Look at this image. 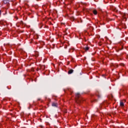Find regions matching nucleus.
<instances>
[{
  "mask_svg": "<svg viewBox=\"0 0 128 128\" xmlns=\"http://www.w3.org/2000/svg\"><path fill=\"white\" fill-rule=\"evenodd\" d=\"M75 100L76 104H82V102H84L86 100L80 96V93H77L76 94Z\"/></svg>",
  "mask_w": 128,
  "mask_h": 128,
  "instance_id": "nucleus-1",
  "label": "nucleus"
},
{
  "mask_svg": "<svg viewBox=\"0 0 128 128\" xmlns=\"http://www.w3.org/2000/svg\"><path fill=\"white\" fill-rule=\"evenodd\" d=\"M70 19L71 20H76V22H82V19H80V20H78V18H75L74 17L72 16L70 18Z\"/></svg>",
  "mask_w": 128,
  "mask_h": 128,
  "instance_id": "nucleus-2",
  "label": "nucleus"
},
{
  "mask_svg": "<svg viewBox=\"0 0 128 128\" xmlns=\"http://www.w3.org/2000/svg\"><path fill=\"white\" fill-rule=\"evenodd\" d=\"M105 104H106V106H108V102L107 101H104L102 104H100V109L102 110V106H105Z\"/></svg>",
  "mask_w": 128,
  "mask_h": 128,
  "instance_id": "nucleus-3",
  "label": "nucleus"
},
{
  "mask_svg": "<svg viewBox=\"0 0 128 128\" xmlns=\"http://www.w3.org/2000/svg\"><path fill=\"white\" fill-rule=\"evenodd\" d=\"M110 66H111V68H112V66L114 68H118V64H114V63H111L110 64Z\"/></svg>",
  "mask_w": 128,
  "mask_h": 128,
  "instance_id": "nucleus-4",
  "label": "nucleus"
},
{
  "mask_svg": "<svg viewBox=\"0 0 128 128\" xmlns=\"http://www.w3.org/2000/svg\"><path fill=\"white\" fill-rule=\"evenodd\" d=\"M120 92H122L123 93V94L124 95V96H126V94H127V93H126V92H124V90H120V92H119V94H120Z\"/></svg>",
  "mask_w": 128,
  "mask_h": 128,
  "instance_id": "nucleus-5",
  "label": "nucleus"
},
{
  "mask_svg": "<svg viewBox=\"0 0 128 128\" xmlns=\"http://www.w3.org/2000/svg\"><path fill=\"white\" fill-rule=\"evenodd\" d=\"M119 26H121L123 28H126V24H124L122 22L119 24Z\"/></svg>",
  "mask_w": 128,
  "mask_h": 128,
  "instance_id": "nucleus-6",
  "label": "nucleus"
},
{
  "mask_svg": "<svg viewBox=\"0 0 128 128\" xmlns=\"http://www.w3.org/2000/svg\"><path fill=\"white\" fill-rule=\"evenodd\" d=\"M72 72H74V70H72V69H70L68 71V74H72Z\"/></svg>",
  "mask_w": 128,
  "mask_h": 128,
  "instance_id": "nucleus-7",
  "label": "nucleus"
},
{
  "mask_svg": "<svg viewBox=\"0 0 128 128\" xmlns=\"http://www.w3.org/2000/svg\"><path fill=\"white\" fill-rule=\"evenodd\" d=\"M83 50H84L85 52H86L87 50H90V47L83 48Z\"/></svg>",
  "mask_w": 128,
  "mask_h": 128,
  "instance_id": "nucleus-8",
  "label": "nucleus"
},
{
  "mask_svg": "<svg viewBox=\"0 0 128 128\" xmlns=\"http://www.w3.org/2000/svg\"><path fill=\"white\" fill-rule=\"evenodd\" d=\"M84 11H85L86 12H88V14H90V16H92V14L90 13V11L88 10V9L85 8V9H84Z\"/></svg>",
  "mask_w": 128,
  "mask_h": 128,
  "instance_id": "nucleus-9",
  "label": "nucleus"
},
{
  "mask_svg": "<svg viewBox=\"0 0 128 128\" xmlns=\"http://www.w3.org/2000/svg\"><path fill=\"white\" fill-rule=\"evenodd\" d=\"M40 66L42 70H44V68H46V66H42L40 64Z\"/></svg>",
  "mask_w": 128,
  "mask_h": 128,
  "instance_id": "nucleus-10",
  "label": "nucleus"
},
{
  "mask_svg": "<svg viewBox=\"0 0 128 128\" xmlns=\"http://www.w3.org/2000/svg\"><path fill=\"white\" fill-rule=\"evenodd\" d=\"M120 106H122V108H124V102H120Z\"/></svg>",
  "mask_w": 128,
  "mask_h": 128,
  "instance_id": "nucleus-11",
  "label": "nucleus"
},
{
  "mask_svg": "<svg viewBox=\"0 0 128 128\" xmlns=\"http://www.w3.org/2000/svg\"><path fill=\"white\" fill-rule=\"evenodd\" d=\"M52 106H56V108H58V104L52 103Z\"/></svg>",
  "mask_w": 128,
  "mask_h": 128,
  "instance_id": "nucleus-12",
  "label": "nucleus"
},
{
  "mask_svg": "<svg viewBox=\"0 0 128 128\" xmlns=\"http://www.w3.org/2000/svg\"><path fill=\"white\" fill-rule=\"evenodd\" d=\"M122 42H120V46H122V48H120V50H124V46H122Z\"/></svg>",
  "mask_w": 128,
  "mask_h": 128,
  "instance_id": "nucleus-13",
  "label": "nucleus"
},
{
  "mask_svg": "<svg viewBox=\"0 0 128 128\" xmlns=\"http://www.w3.org/2000/svg\"><path fill=\"white\" fill-rule=\"evenodd\" d=\"M34 38H35V39L38 38V34H36V35H34Z\"/></svg>",
  "mask_w": 128,
  "mask_h": 128,
  "instance_id": "nucleus-14",
  "label": "nucleus"
},
{
  "mask_svg": "<svg viewBox=\"0 0 128 128\" xmlns=\"http://www.w3.org/2000/svg\"><path fill=\"white\" fill-rule=\"evenodd\" d=\"M92 12L94 14H98V11H96V10H94Z\"/></svg>",
  "mask_w": 128,
  "mask_h": 128,
  "instance_id": "nucleus-15",
  "label": "nucleus"
},
{
  "mask_svg": "<svg viewBox=\"0 0 128 128\" xmlns=\"http://www.w3.org/2000/svg\"><path fill=\"white\" fill-rule=\"evenodd\" d=\"M16 32L18 34H20V32H24V31L20 30H16Z\"/></svg>",
  "mask_w": 128,
  "mask_h": 128,
  "instance_id": "nucleus-16",
  "label": "nucleus"
},
{
  "mask_svg": "<svg viewBox=\"0 0 128 128\" xmlns=\"http://www.w3.org/2000/svg\"><path fill=\"white\" fill-rule=\"evenodd\" d=\"M8 0H4V4H8Z\"/></svg>",
  "mask_w": 128,
  "mask_h": 128,
  "instance_id": "nucleus-17",
  "label": "nucleus"
},
{
  "mask_svg": "<svg viewBox=\"0 0 128 128\" xmlns=\"http://www.w3.org/2000/svg\"><path fill=\"white\" fill-rule=\"evenodd\" d=\"M96 102V100L92 98V99L91 100V102Z\"/></svg>",
  "mask_w": 128,
  "mask_h": 128,
  "instance_id": "nucleus-18",
  "label": "nucleus"
},
{
  "mask_svg": "<svg viewBox=\"0 0 128 128\" xmlns=\"http://www.w3.org/2000/svg\"><path fill=\"white\" fill-rule=\"evenodd\" d=\"M113 10L114 12H118V10H116V8H113Z\"/></svg>",
  "mask_w": 128,
  "mask_h": 128,
  "instance_id": "nucleus-19",
  "label": "nucleus"
},
{
  "mask_svg": "<svg viewBox=\"0 0 128 128\" xmlns=\"http://www.w3.org/2000/svg\"><path fill=\"white\" fill-rule=\"evenodd\" d=\"M96 116L94 114L92 115V118H96Z\"/></svg>",
  "mask_w": 128,
  "mask_h": 128,
  "instance_id": "nucleus-20",
  "label": "nucleus"
},
{
  "mask_svg": "<svg viewBox=\"0 0 128 128\" xmlns=\"http://www.w3.org/2000/svg\"><path fill=\"white\" fill-rule=\"evenodd\" d=\"M105 56H106V58H110V54H105Z\"/></svg>",
  "mask_w": 128,
  "mask_h": 128,
  "instance_id": "nucleus-21",
  "label": "nucleus"
},
{
  "mask_svg": "<svg viewBox=\"0 0 128 128\" xmlns=\"http://www.w3.org/2000/svg\"><path fill=\"white\" fill-rule=\"evenodd\" d=\"M120 66H124V64L123 63H120Z\"/></svg>",
  "mask_w": 128,
  "mask_h": 128,
  "instance_id": "nucleus-22",
  "label": "nucleus"
},
{
  "mask_svg": "<svg viewBox=\"0 0 128 128\" xmlns=\"http://www.w3.org/2000/svg\"><path fill=\"white\" fill-rule=\"evenodd\" d=\"M116 112H112V114H113V116H116Z\"/></svg>",
  "mask_w": 128,
  "mask_h": 128,
  "instance_id": "nucleus-23",
  "label": "nucleus"
},
{
  "mask_svg": "<svg viewBox=\"0 0 128 128\" xmlns=\"http://www.w3.org/2000/svg\"><path fill=\"white\" fill-rule=\"evenodd\" d=\"M98 10H99V12H102V9H100V8H98Z\"/></svg>",
  "mask_w": 128,
  "mask_h": 128,
  "instance_id": "nucleus-24",
  "label": "nucleus"
},
{
  "mask_svg": "<svg viewBox=\"0 0 128 128\" xmlns=\"http://www.w3.org/2000/svg\"><path fill=\"white\" fill-rule=\"evenodd\" d=\"M41 44H42V46H44V42L42 41L41 42Z\"/></svg>",
  "mask_w": 128,
  "mask_h": 128,
  "instance_id": "nucleus-25",
  "label": "nucleus"
},
{
  "mask_svg": "<svg viewBox=\"0 0 128 128\" xmlns=\"http://www.w3.org/2000/svg\"><path fill=\"white\" fill-rule=\"evenodd\" d=\"M20 24H24V22L20 21Z\"/></svg>",
  "mask_w": 128,
  "mask_h": 128,
  "instance_id": "nucleus-26",
  "label": "nucleus"
},
{
  "mask_svg": "<svg viewBox=\"0 0 128 128\" xmlns=\"http://www.w3.org/2000/svg\"><path fill=\"white\" fill-rule=\"evenodd\" d=\"M27 14H28V16H30V14H32V13H30V12H26Z\"/></svg>",
  "mask_w": 128,
  "mask_h": 128,
  "instance_id": "nucleus-27",
  "label": "nucleus"
},
{
  "mask_svg": "<svg viewBox=\"0 0 128 128\" xmlns=\"http://www.w3.org/2000/svg\"><path fill=\"white\" fill-rule=\"evenodd\" d=\"M0 24H4V22L0 21Z\"/></svg>",
  "mask_w": 128,
  "mask_h": 128,
  "instance_id": "nucleus-28",
  "label": "nucleus"
},
{
  "mask_svg": "<svg viewBox=\"0 0 128 128\" xmlns=\"http://www.w3.org/2000/svg\"><path fill=\"white\" fill-rule=\"evenodd\" d=\"M123 18H124V20H126V16H123Z\"/></svg>",
  "mask_w": 128,
  "mask_h": 128,
  "instance_id": "nucleus-29",
  "label": "nucleus"
},
{
  "mask_svg": "<svg viewBox=\"0 0 128 128\" xmlns=\"http://www.w3.org/2000/svg\"><path fill=\"white\" fill-rule=\"evenodd\" d=\"M24 52H26L24 51V50H22V54H24Z\"/></svg>",
  "mask_w": 128,
  "mask_h": 128,
  "instance_id": "nucleus-30",
  "label": "nucleus"
},
{
  "mask_svg": "<svg viewBox=\"0 0 128 128\" xmlns=\"http://www.w3.org/2000/svg\"><path fill=\"white\" fill-rule=\"evenodd\" d=\"M38 6H35V8H36V10H38Z\"/></svg>",
  "mask_w": 128,
  "mask_h": 128,
  "instance_id": "nucleus-31",
  "label": "nucleus"
},
{
  "mask_svg": "<svg viewBox=\"0 0 128 128\" xmlns=\"http://www.w3.org/2000/svg\"><path fill=\"white\" fill-rule=\"evenodd\" d=\"M31 70H32V72H34V68H31Z\"/></svg>",
  "mask_w": 128,
  "mask_h": 128,
  "instance_id": "nucleus-32",
  "label": "nucleus"
},
{
  "mask_svg": "<svg viewBox=\"0 0 128 128\" xmlns=\"http://www.w3.org/2000/svg\"><path fill=\"white\" fill-rule=\"evenodd\" d=\"M116 78H117L118 80V78H120V76H116Z\"/></svg>",
  "mask_w": 128,
  "mask_h": 128,
  "instance_id": "nucleus-33",
  "label": "nucleus"
},
{
  "mask_svg": "<svg viewBox=\"0 0 128 128\" xmlns=\"http://www.w3.org/2000/svg\"><path fill=\"white\" fill-rule=\"evenodd\" d=\"M42 28V24H41V26H40V28Z\"/></svg>",
  "mask_w": 128,
  "mask_h": 128,
  "instance_id": "nucleus-34",
  "label": "nucleus"
},
{
  "mask_svg": "<svg viewBox=\"0 0 128 128\" xmlns=\"http://www.w3.org/2000/svg\"><path fill=\"white\" fill-rule=\"evenodd\" d=\"M45 28H48V26H45Z\"/></svg>",
  "mask_w": 128,
  "mask_h": 128,
  "instance_id": "nucleus-35",
  "label": "nucleus"
},
{
  "mask_svg": "<svg viewBox=\"0 0 128 128\" xmlns=\"http://www.w3.org/2000/svg\"><path fill=\"white\" fill-rule=\"evenodd\" d=\"M102 61L104 62V58H102Z\"/></svg>",
  "mask_w": 128,
  "mask_h": 128,
  "instance_id": "nucleus-36",
  "label": "nucleus"
},
{
  "mask_svg": "<svg viewBox=\"0 0 128 128\" xmlns=\"http://www.w3.org/2000/svg\"><path fill=\"white\" fill-rule=\"evenodd\" d=\"M48 102H50V99H48Z\"/></svg>",
  "mask_w": 128,
  "mask_h": 128,
  "instance_id": "nucleus-37",
  "label": "nucleus"
},
{
  "mask_svg": "<svg viewBox=\"0 0 128 128\" xmlns=\"http://www.w3.org/2000/svg\"><path fill=\"white\" fill-rule=\"evenodd\" d=\"M96 96H98V98H100V96L99 95H98V94H96Z\"/></svg>",
  "mask_w": 128,
  "mask_h": 128,
  "instance_id": "nucleus-38",
  "label": "nucleus"
},
{
  "mask_svg": "<svg viewBox=\"0 0 128 128\" xmlns=\"http://www.w3.org/2000/svg\"><path fill=\"white\" fill-rule=\"evenodd\" d=\"M84 38V42H86V38Z\"/></svg>",
  "mask_w": 128,
  "mask_h": 128,
  "instance_id": "nucleus-39",
  "label": "nucleus"
},
{
  "mask_svg": "<svg viewBox=\"0 0 128 128\" xmlns=\"http://www.w3.org/2000/svg\"><path fill=\"white\" fill-rule=\"evenodd\" d=\"M67 64H70V62H67Z\"/></svg>",
  "mask_w": 128,
  "mask_h": 128,
  "instance_id": "nucleus-40",
  "label": "nucleus"
},
{
  "mask_svg": "<svg viewBox=\"0 0 128 128\" xmlns=\"http://www.w3.org/2000/svg\"><path fill=\"white\" fill-rule=\"evenodd\" d=\"M68 48V46H66L65 47H64V48Z\"/></svg>",
  "mask_w": 128,
  "mask_h": 128,
  "instance_id": "nucleus-41",
  "label": "nucleus"
},
{
  "mask_svg": "<svg viewBox=\"0 0 128 128\" xmlns=\"http://www.w3.org/2000/svg\"><path fill=\"white\" fill-rule=\"evenodd\" d=\"M105 38H106V40H108V37L106 36Z\"/></svg>",
  "mask_w": 128,
  "mask_h": 128,
  "instance_id": "nucleus-42",
  "label": "nucleus"
},
{
  "mask_svg": "<svg viewBox=\"0 0 128 128\" xmlns=\"http://www.w3.org/2000/svg\"><path fill=\"white\" fill-rule=\"evenodd\" d=\"M70 50H72V49L69 50V52H70Z\"/></svg>",
  "mask_w": 128,
  "mask_h": 128,
  "instance_id": "nucleus-43",
  "label": "nucleus"
},
{
  "mask_svg": "<svg viewBox=\"0 0 128 128\" xmlns=\"http://www.w3.org/2000/svg\"><path fill=\"white\" fill-rule=\"evenodd\" d=\"M0 14H2V10H0Z\"/></svg>",
  "mask_w": 128,
  "mask_h": 128,
  "instance_id": "nucleus-44",
  "label": "nucleus"
},
{
  "mask_svg": "<svg viewBox=\"0 0 128 128\" xmlns=\"http://www.w3.org/2000/svg\"><path fill=\"white\" fill-rule=\"evenodd\" d=\"M97 112H100V110H98V108H97Z\"/></svg>",
  "mask_w": 128,
  "mask_h": 128,
  "instance_id": "nucleus-45",
  "label": "nucleus"
},
{
  "mask_svg": "<svg viewBox=\"0 0 128 128\" xmlns=\"http://www.w3.org/2000/svg\"><path fill=\"white\" fill-rule=\"evenodd\" d=\"M126 58H128V55H126Z\"/></svg>",
  "mask_w": 128,
  "mask_h": 128,
  "instance_id": "nucleus-46",
  "label": "nucleus"
},
{
  "mask_svg": "<svg viewBox=\"0 0 128 128\" xmlns=\"http://www.w3.org/2000/svg\"><path fill=\"white\" fill-rule=\"evenodd\" d=\"M50 24H52V22H50Z\"/></svg>",
  "mask_w": 128,
  "mask_h": 128,
  "instance_id": "nucleus-47",
  "label": "nucleus"
},
{
  "mask_svg": "<svg viewBox=\"0 0 128 128\" xmlns=\"http://www.w3.org/2000/svg\"><path fill=\"white\" fill-rule=\"evenodd\" d=\"M32 40V41H31V42H30L32 43V40H33L32 39V40Z\"/></svg>",
  "mask_w": 128,
  "mask_h": 128,
  "instance_id": "nucleus-48",
  "label": "nucleus"
},
{
  "mask_svg": "<svg viewBox=\"0 0 128 128\" xmlns=\"http://www.w3.org/2000/svg\"><path fill=\"white\" fill-rule=\"evenodd\" d=\"M94 96V95H91V97L92 98Z\"/></svg>",
  "mask_w": 128,
  "mask_h": 128,
  "instance_id": "nucleus-49",
  "label": "nucleus"
},
{
  "mask_svg": "<svg viewBox=\"0 0 128 128\" xmlns=\"http://www.w3.org/2000/svg\"><path fill=\"white\" fill-rule=\"evenodd\" d=\"M44 6L45 8H46V5H44Z\"/></svg>",
  "mask_w": 128,
  "mask_h": 128,
  "instance_id": "nucleus-50",
  "label": "nucleus"
},
{
  "mask_svg": "<svg viewBox=\"0 0 128 128\" xmlns=\"http://www.w3.org/2000/svg\"><path fill=\"white\" fill-rule=\"evenodd\" d=\"M65 34H66H66H68V33H66H66H65Z\"/></svg>",
  "mask_w": 128,
  "mask_h": 128,
  "instance_id": "nucleus-51",
  "label": "nucleus"
},
{
  "mask_svg": "<svg viewBox=\"0 0 128 128\" xmlns=\"http://www.w3.org/2000/svg\"><path fill=\"white\" fill-rule=\"evenodd\" d=\"M4 100H6V98H4Z\"/></svg>",
  "mask_w": 128,
  "mask_h": 128,
  "instance_id": "nucleus-52",
  "label": "nucleus"
},
{
  "mask_svg": "<svg viewBox=\"0 0 128 128\" xmlns=\"http://www.w3.org/2000/svg\"><path fill=\"white\" fill-rule=\"evenodd\" d=\"M86 58L85 57V58H84V60H86Z\"/></svg>",
  "mask_w": 128,
  "mask_h": 128,
  "instance_id": "nucleus-53",
  "label": "nucleus"
},
{
  "mask_svg": "<svg viewBox=\"0 0 128 128\" xmlns=\"http://www.w3.org/2000/svg\"><path fill=\"white\" fill-rule=\"evenodd\" d=\"M64 92H66V90H64Z\"/></svg>",
  "mask_w": 128,
  "mask_h": 128,
  "instance_id": "nucleus-54",
  "label": "nucleus"
},
{
  "mask_svg": "<svg viewBox=\"0 0 128 128\" xmlns=\"http://www.w3.org/2000/svg\"><path fill=\"white\" fill-rule=\"evenodd\" d=\"M53 42V40H51V42Z\"/></svg>",
  "mask_w": 128,
  "mask_h": 128,
  "instance_id": "nucleus-55",
  "label": "nucleus"
},
{
  "mask_svg": "<svg viewBox=\"0 0 128 128\" xmlns=\"http://www.w3.org/2000/svg\"><path fill=\"white\" fill-rule=\"evenodd\" d=\"M44 60H46V59H44Z\"/></svg>",
  "mask_w": 128,
  "mask_h": 128,
  "instance_id": "nucleus-56",
  "label": "nucleus"
},
{
  "mask_svg": "<svg viewBox=\"0 0 128 128\" xmlns=\"http://www.w3.org/2000/svg\"><path fill=\"white\" fill-rule=\"evenodd\" d=\"M38 44V42H36V44Z\"/></svg>",
  "mask_w": 128,
  "mask_h": 128,
  "instance_id": "nucleus-57",
  "label": "nucleus"
},
{
  "mask_svg": "<svg viewBox=\"0 0 128 128\" xmlns=\"http://www.w3.org/2000/svg\"><path fill=\"white\" fill-rule=\"evenodd\" d=\"M120 72H122V70H120Z\"/></svg>",
  "mask_w": 128,
  "mask_h": 128,
  "instance_id": "nucleus-58",
  "label": "nucleus"
},
{
  "mask_svg": "<svg viewBox=\"0 0 128 128\" xmlns=\"http://www.w3.org/2000/svg\"><path fill=\"white\" fill-rule=\"evenodd\" d=\"M40 128H42V126H40Z\"/></svg>",
  "mask_w": 128,
  "mask_h": 128,
  "instance_id": "nucleus-59",
  "label": "nucleus"
},
{
  "mask_svg": "<svg viewBox=\"0 0 128 128\" xmlns=\"http://www.w3.org/2000/svg\"><path fill=\"white\" fill-rule=\"evenodd\" d=\"M100 46H102V44H100Z\"/></svg>",
  "mask_w": 128,
  "mask_h": 128,
  "instance_id": "nucleus-60",
  "label": "nucleus"
},
{
  "mask_svg": "<svg viewBox=\"0 0 128 128\" xmlns=\"http://www.w3.org/2000/svg\"><path fill=\"white\" fill-rule=\"evenodd\" d=\"M126 38V40H128V38Z\"/></svg>",
  "mask_w": 128,
  "mask_h": 128,
  "instance_id": "nucleus-61",
  "label": "nucleus"
},
{
  "mask_svg": "<svg viewBox=\"0 0 128 128\" xmlns=\"http://www.w3.org/2000/svg\"><path fill=\"white\" fill-rule=\"evenodd\" d=\"M17 26H18V25H17Z\"/></svg>",
  "mask_w": 128,
  "mask_h": 128,
  "instance_id": "nucleus-62",
  "label": "nucleus"
},
{
  "mask_svg": "<svg viewBox=\"0 0 128 128\" xmlns=\"http://www.w3.org/2000/svg\"><path fill=\"white\" fill-rule=\"evenodd\" d=\"M92 29L94 30V28H92Z\"/></svg>",
  "mask_w": 128,
  "mask_h": 128,
  "instance_id": "nucleus-63",
  "label": "nucleus"
},
{
  "mask_svg": "<svg viewBox=\"0 0 128 128\" xmlns=\"http://www.w3.org/2000/svg\"><path fill=\"white\" fill-rule=\"evenodd\" d=\"M27 6H28V5H27Z\"/></svg>",
  "mask_w": 128,
  "mask_h": 128,
  "instance_id": "nucleus-64",
  "label": "nucleus"
}]
</instances>
